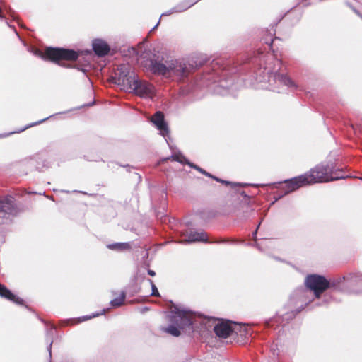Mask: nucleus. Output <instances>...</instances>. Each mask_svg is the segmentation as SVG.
I'll return each mask as SVG.
<instances>
[{"label": "nucleus", "mask_w": 362, "mask_h": 362, "mask_svg": "<svg viewBox=\"0 0 362 362\" xmlns=\"http://www.w3.org/2000/svg\"><path fill=\"white\" fill-rule=\"evenodd\" d=\"M144 66L151 73L165 77H186L192 66L183 59H175L168 54H146Z\"/></svg>", "instance_id": "f257e3e1"}, {"label": "nucleus", "mask_w": 362, "mask_h": 362, "mask_svg": "<svg viewBox=\"0 0 362 362\" xmlns=\"http://www.w3.org/2000/svg\"><path fill=\"white\" fill-rule=\"evenodd\" d=\"M113 80L122 89L142 98L153 99L155 87L149 82L139 80L129 64H120L115 71Z\"/></svg>", "instance_id": "f03ea898"}, {"label": "nucleus", "mask_w": 362, "mask_h": 362, "mask_svg": "<svg viewBox=\"0 0 362 362\" xmlns=\"http://www.w3.org/2000/svg\"><path fill=\"white\" fill-rule=\"evenodd\" d=\"M169 326L162 327V330L174 337H178L182 330L185 332L193 331V325L199 322V317L184 306L173 305L167 316Z\"/></svg>", "instance_id": "7ed1b4c3"}, {"label": "nucleus", "mask_w": 362, "mask_h": 362, "mask_svg": "<svg viewBox=\"0 0 362 362\" xmlns=\"http://www.w3.org/2000/svg\"><path fill=\"white\" fill-rule=\"evenodd\" d=\"M278 69L272 70L269 67L259 71L257 82L261 83L260 88L276 90L275 84L279 83L288 87H296L294 82L285 75L277 74Z\"/></svg>", "instance_id": "20e7f679"}, {"label": "nucleus", "mask_w": 362, "mask_h": 362, "mask_svg": "<svg viewBox=\"0 0 362 362\" xmlns=\"http://www.w3.org/2000/svg\"><path fill=\"white\" fill-rule=\"evenodd\" d=\"M334 165L332 163H321L317 165L310 171L305 173L309 185L327 182L329 181L337 180L344 178L343 177H333L332 173L334 170Z\"/></svg>", "instance_id": "39448f33"}, {"label": "nucleus", "mask_w": 362, "mask_h": 362, "mask_svg": "<svg viewBox=\"0 0 362 362\" xmlns=\"http://www.w3.org/2000/svg\"><path fill=\"white\" fill-rule=\"evenodd\" d=\"M202 324H204L206 327H211L213 326V329L216 333V336L221 339H226L233 334H237L238 332H240L241 326L238 324L230 321H220L213 325L214 323V320L210 319H204L201 322Z\"/></svg>", "instance_id": "423d86ee"}, {"label": "nucleus", "mask_w": 362, "mask_h": 362, "mask_svg": "<svg viewBox=\"0 0 362 362\" xmlns=\"http://www.w3.org/2000/svg\"><path fill=\"white\" fill-rule=\"evenodd\" d=\"M35 54L42 59H49L52 62H57L62 59L74 61L77 59L78 57V53L72 49L52 47L47 48L44 53L37 49L35 52Z\"/></svg>", "instance_id": "0eeeda50"}, {"label": "nucleus", "mask_w": 362, "mask_h": 362, "mask_svg": "<svg viewBox=\"0 0 362 362\" xmlns=\"http://www.w3.org/2000/svg\"><path fill=\"white\" fill-rule=\"evenodd\" d=\"M304 284L307 288L313 291L316 298H320L322 293L330 287L329 281L325 276L318 274L308 275Z\"/></svg>", "instance_id": "6e6552de"}, {"label": "nucleus", "mask_w": 362, "mask_h": 362, "mask_svg": "<svg viewBox=\"0 0 362 362\" xmlns=\"http://www.w3.org/2000/svg\"><path fill=\"white\" fill-rule=\"evenodd\" d=\"M16 214L13 198L11 197L0 199V224L7 222L11 216Z\"/></svg>", "instance_id": "1a4fd4ad"}, {"label": "nucleus", "mask_w": 362, "mask_h": 362, "mask_svg": "<svg viewBox=\"0 0 362 362\" xmlns=\"http://www.w3.org/2000/svg\"><path fill=\"white\" fill-rule=\"evenodd\" d=\"M284 183L285 184V194L294 192L301 187L309 185L305 174L289 180H286L284 181Z\"/></svg>", "instance_id": "9d476101"}, {"label": "nucleus", "mask_w": 362, "mask_h": 362, "mask_svg": "<svg viewBox=\"0 0 362 362\" xmlns=\"http://www.w3.org/2000/svg\"><path fill=\"white\" fill-rule=\"evenodd\" d=\"M151 122L160 131L163 136H165L169 133V129L166 122H165L164 115L160 111L156 112L151 117Z\"/></svg>", "instance_id": "9b49d317"}, {"label": "nucleus", "mask_w": 362, "mask_h": 362, "mask_svg": "<svg viewBox=\"0 0 362 362\" xmlns=\"http://www.w3.org/2000/svg\"><path fill=\"white\" fill-rule=\"evenodd\" d=\"M182 235L187 236V238L180 240V243H191L195 242L206 243L208 241L206 233H205L202 230L190 231L189 233H187L186 234L183 233L182 234Z\"/></svg>", "instance_id": "f8f14e48"}, {"label": "nucleus", "mask_w": 362, "mask_h": 362, "mask_svg": "<svg viewBox=\"0 0 362 362\" xmlns=\"http://www.w3.org/2000/svg\"><path fill=\"white\" fill-rule=\"evenodd\" d=\"M93 49L95 52V54L99 57H103L108 54L110 51V47L103 40L95 39L93 41Z\"/></svg>", "instance_id": "ddd939ff"}, {"label": "nucleus", "mask_w": 362, "mask_h": 362, "mask_svg": "<svg viewBox=\"0 0 362 362\" xmlns=\"http://www.w3.org/2000/svg\"><path fill=\"white\" fill-rule=\"evenodd\" d=\"M199 0H185L180 4H177L175 7L172 8L167 12L162 14V16H168L170 14H173L174 13H181L183 12L188 8H189L191 6H192L194 4H195Z\"/></svg>", "instance_id": "4468645a"}, {"label": "nucleus", "mask_w": 362, "mask_h": 362, "mask_svg": "<svg viewBox=\"0 0 362 362\" xmlns=\"http://www.w3.org/2000/svg\"><path fill=\"white\" fill-rule=\"evenodd\" d=\"M0 296L5 298L17 305H23V300L20 297L14 295L5 286L0 284Z\"/></svg>", "instance_id": "2eb2a0df"}, {"label": "nucleus", "mask_w": 362, "mask_h": 362, "mask_svg": "<svg viewBox=\"0 0 362 362\" xmlns=\"http://www.w3.org/2000/svg\"><path fill=\"white\" fill-rule=\"evenodd\" d=\"M107 247L111 250L122 252L129 250L131 249V245L129 243H115L107 245Z\"/></svg>", "instance_id": "dca6fc26"}, {"label": "nucleus", "mask_w": 362, "mask_h": 362, "mask_svg": "<svg viewBox=\"0 0 362 362\" xmlns=\"http://www.w3.org/2000/svg\"><path fill=\"white\" fill-rule=\"evenodd\" d=\"M345 276H339L336 279H334L332 281H329V284L330 285L329 288H334V290L341 291L339 285L341 283L345 281Z\"/></svg>", "instance_id": "f3484780"}, {"label": "nucleus", "mask_w": 362, "mask_h": 362, "mask_svg": "<svg viewBox=\"0 0 362 362\" xmlns=\"http://www.w3.org/2000/svg\"><path fill=\"white\" fill-rule=\"evenodd\" d=\"M125 298V293L124 291H122L120 294V296L118 298H114L110 301V305L112 307H119L122 305L124 300Z\"/></svg>", "instance_id": "a211bd4d"}, {"label": "nucleus", "mask_w": 362, "mask_h": 362, "mask_svg": "<svg viewBox=\"0 0 362 362\" xmlns=\"http://www.w3.org/2000/svg\"><path fill=\"white\" fill-rule=\"evenodd\" d=\"M106 312V310L105 309H103L101 310L100 313H93L91 315H85V316H83V317H81L79 318H78L76 320V322H84V321H86V320H90L93 317H98L103 314H105Z\"/></svg>", "instance_id": "6ab92c4d"}, {"label": "nucleus", "mask_w": 362, "mask_h": 362, "mask_svg": "<svg viewBox=\"0 0 362 362\" xmlns=\"http://www.w3.org/2000/svg\"><path fill=\"white\" fill-rule=\"evenodd\" d=\"M171 158L173 160L177 161L182 164H187V162H189L183 155H182L180 153H173L171 156Z\"/></svg>", "instance_id": "aec40b11"}, {"label": "nucleus", "mask_w": 362, "mask_h": 362, "mask_svg": "<svg viewBox=\"0 0 362 362\" xmlns=\"http://www.w3.org/2000/svg\"><path fill=\"white\" fill-rule=\"evenodd\" d=\"M226 83V81H221V84L216 87V92L221 95L226 94L230 88Z\"/></svg>", "instance_id": "412c9836"}, {"label": "nucleus", "mask_w": 362, "mask_h": 362, "mask_svg": "<svg viewBox=\"0 0 362 362\" xmlns=\"http://www.w3.org/2000/svg\"><path fill=\"white\" fill-rule=\"evenodd\" d=\"M54 115H53V116H54ZM52 117V115H50V116H49V117H46V118H45V119H41V120H40V121H37V122H35L32 123V124H28V126H26V127H23V128H22V129H19V130H17V131L13 132V133H20V132H22L25 131V129H28V128H30V127H33V126L38 125V124H40L42 123L43 122H45V121H46V120H47L49 118H50V117ZM13 134V132L10 133L9 134Z\"/></svg>", "instance_id": "4be33fe9"}, {"label": "nucleus", "mask_w": 362, "mask_h": 362, "mask_svg": "<svg viewBox=\"0 0 362 362\" xmlns=\"http://www.w3.org/2000/svg\"><path fill=\"white\" fill-rule=\"evenodd\" d=\"M187 165L189 166H190L191 168L196 169L197 170H198L199 172H200L201 173H202L203 175H206L207 177H212V175H211L210 173H209L208 172H206L204 169L201 168L200 167H199V166H197L196 165H194L193 163H192L190 162H187Z\"/></svg>", "instance_id": "5701e85b"}, {"label": "nucleus", "mask_w": 362, "mask_h": 362, "mask_svg": "<svg viewBox=\"0 0 362 362\" xmlns=\"http://www.w3.org/2000/svg\"><path fill=\"white\" fill-rule=\"evenodd\" d=\"M149 282L151 285V288H152V293H151V295L152 296H159V292L156 288V286H155V284H153V281L152 280H149Z\"/></svg>", "instance_id": "b1692460"}, {"label": "nucleus", "mask_w": 362, "mask_h": 362, "mask_svg": "<svg viewBox=\"0 0 362 362\" xmlns=\"http://www.w3.org/2000/svg\"><path fill=\"white\" fill-rule=\"evenodd\" d=\"M221 183L226 185H232V186H236V185H239L238 183H232V182H230L229 181H226V180H221Z\"/></svg>", "instance_id": "393cba45"}, {"label": "nucleus", "mask_w": 362, "mask_h": 362, "mask_svg": "<svg viewBox=\"0 0 362 362\" xmlns=\"http://www.w3.org/2000/svg\"><path fill=\"white\" fill-rule=\"evenodd\" d=\"M52 344V341L49 342L48 347H47L49 358H51V356H52V353H51Z\"/></svg>", "instance_id": "a878e982"}, {"label": "nucleus", "mask_w": 362, "mask_h": 362, "mask_svg": "<svg viewBox=\"0 0 362 362\" xmlns=\"http://www.w3.org/2000/svg\"><path fill=\"white\" fill-rule=\"evenodd\" d=\"M148 274L151 276H154L156 275L155 272L151 269L148 270Z\"/></svg>", "instance_id": "bb28decb"}, {"label": "nucleus", "mask_w": 362, "mask_h": 362, "mask_svg": "<svg viewBox=\"0 0 362 362\" xmlns=\"http://www.w3.org/2000/svg\"><path fill=\"white\" fill-rule=\"evenodd\" d=\"M211 178H213L214 180H216L217 182H221V179L218 178V177H216L214 175H212Z\"/></svg>", "instance_id": "cd10ccee"}, {"label": "nucleus", "mask_w": 362, "mask_h": 362, "mask_svg": "<svg viewBox=\"0 0 362 362\" xmlns=\"http://www.w3.org/2000/svg\"><path fill=\"white\" fill-rule=\"evenodd\" d=\"M353 11H354L356 14L359 15V13H358V11L356 9L353 8Z\"/></svg>", "instance_id": "c85d7f7f"}, {"label": "nucleus", "mask_w": 362, "mask_h": 362, "mask_svg": "<svg viewBox=\"0 0 362 362\" xmlns=\"http://www.w3.org/2000/svg\"><path fill=\"white\" fill-rule=\"evenodd\" d=\"M252 186H255V187H259V186H263V185H259V184H257V185H252Z\"/></svg>", "instance_id": "c756f323"}, {"label": "nucleus", "mask_w": 362, "mask_h": 362, "mask_svg": "<svg viewBox=\"0 0 362 362\" xmlns=\"http://www.w3.org/2000/svg\"><path fill=\"white\" fill-rule=\"evenodd\" d=\"M159 22H160V21H158V23L155 25V27L153 28V29H155L156 27H158V24H159Z\"/></svg>", "instance_id": "7c9ffc66"}, {"label": "nucleus", "mask_w": 362, "mask_h": 362, "mask_svg": "<svg viewBox=\"0 0 362 362\" xmlns=\"http://www.w3.org/2000/svg\"><path fill=\"white\" fill-rule=\"evenodd\" d=\"M132 50H133L134 52H136L135 49H134V48H132Z\"/></svg>", "instance_id": "2f4dec72"}]
</instances>
